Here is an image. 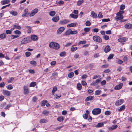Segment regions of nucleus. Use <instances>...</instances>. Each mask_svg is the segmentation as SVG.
I'll use <instances>...</instances> for the list:
<instances>
[{"instance_id":"nucleus-1","label":"nucleus","mask_w":132,"mask_h":132,"mask_svg":"<svg viewBox=\"0 0 132 132\" xmlns=\"http://www.w3.org/2000/svg\"><path fill=\"white\" fill-rule=\"evenodd\" d=\"M124 13L125 11L123 10L120 11L119 12L117 13V16L114 17V19L116 21L122 20L123 17L122 14Z\"/></svg>"},{"instance_id":"nucleus-2","label":"nucleus","mask_w":132,"mask_h":132,"mask_svg":"<svg viewBox=\"0 0 132 132\" xmlns=\"http://www.w3.org/2000/svg\"><path fill=\"white\" fill-rule=\"evenodd\" d=\"M50 47L52 48L57 50L60 48L59 44L57 43L52 42H50L49 44Z\"/></svg>"},{"instance_id":"nucleus-3","label":"nucleus","mask_w":132,"mask_h":132,"mask_svg":"<svg viewBox=\"0 0 132 132\" xmlns=\"http://www.w3.org/2000/svg\"><path fill=\"white\" fill-rule=\"evenodd\" d=\"M31 41L30 37H27L25 38H23L21 41V44H23L29 43Z\"/></svg>"},{"instance_id":"nucleus-4","label":"nucleus","mask_w":132,"mask_h":132,"mask_svg":"<svg viewBox=\"0 0 132 132\" xmlns=\"http://www.w3.org/2000/svg\"><path fill=\"white\" fill-rule=\"evenodd\" d=\"M93 39L95 42L98 43H101L102 42V39L101 38L98 36H93Z\"/></svg>"},{"instance_id":"nucleus-5","label":"nucleus","mask_w":132,"mask_h":132,"mask_svg":"<svg viewBox=\"0 0 132 132\" xmlns=\"http://www.w3.org/2000/svg\"><path fill=\"white\" fill-rule=\"evenodd\" d=\"M92 112L94 115H97L101 113V110L99 108H95L93 110Z\"/></svg>"},{"instance_id":"nucleus-6","label":"nucleus","mask_w":132,"mask_h":132,"mask_svg":"<svg viewBox=\"0 0 132 132\" xmlns=\"http://www.w3.org/2000/svg\"><path fill=\"white\" fill-rule=\"evenodd\" d=\"M128 38L126 37H123L120 38L118 40V42L122 43L123 45L124 44V42L127 41L128 40Z\"/></svg>"},{"instance_id":"nucleus-7","label":"nucleus","mask_w":132,"mask_h":132,"mask_svg":"<svg viewBox=\"0 0 132 132\" xmlns=\"http://www.w3.org/2000/svg\"><path fill=\"white\" fill-rule=\"evenodd\" d=\"M24 13L22 15V17L23 18L27 17L30 14L28 10L27 9H26L24 10Z\"/></svg>"},{"instance_id":"nucleus-8","label":"nucleus","mask_w":132,"mask_h":132,"mask_svg":"<svg viewBox=\"0 0 132 132\" xmlns=\"http://www.w3.org/2000/svg\"><path fill=\"white\" fill-rule=\"evenodd\" d=\"M70 22V20L68 19H64L61 21L59 22V24L61 25L65 24Z\"/></svg>"},{"instance_id":"nucleus-9","label":"nucleus","mask_w":132,"mask_h":132,"mask_svg":"<svg viewBox=\"0 0 132 132\" xmlns=\"http://www.w3.org/2000/svg\"><path fill=\"white\" fill-rule=\"evenodd\" d=\"M38 11V9L37 8H36L33 10L31 13L29 14L30 17L32 16L37 13Z\"/></svg>"},{"instance_id":"nucleus-10","label":"nucleus","mask_w":132,"mask_h":132,"mask_svg":"<svg viewBox=\"0 0 132 132\" xmlns=\"http://www.w3.org/2000/svg\"><path fill=\"white\" fill-rule=\"evenodd\" d=\"M24 89V93L25 94H28L29 92V89L28 87L26 86H23Z\"/></svg>"},{"instance_id":"nucleus-11","label":"nucleus","mask_w":132,"mask_h":132,"mask_svg":"<svg viewBox=\"0 0 132 132\" xmlns=\"http://www.w3.org/2000/svg\"><path fill=\"white\" fill-rule=\"evenodd\" d=\"M65 28L64 27H61L59 28L57 31V34H61L64 30Z\"/></svg>"},{"instance_id":"nucleus-12","label":"nucleus","mask_w":132,"mask_h":132,"mask_svg":"<svg viewBox=\"0 0 132 132\" xmlns=\"http://www.w3.org/2000/svg\"><path fill=\"white\" fill-rule=\"evenodd\" d=\"M124 102L123 99H120L116 102L115 103V105L116 106H118L121 105Z\"/></svg>"},{"instance_id":"nucleus-13","label":"nucleus","mask_w":132,"mask_h":132,"mask_svg":"<svg viewBox=\"0 0 132 132\" xmlns=\"http://www.w3.org/2000/svg\"><path fill=\"white\" fill-rule=\"evenodd\" d=\"M123 84L122 83L120 84L116 85L114 87V89L115 90H118L121 89L122 87Z\"/></svg>"},{"instance_id":"nucleus-14","label":"nucleus","mask_w":132,"mask_h":132,"mask_svg":"<svg viewBox=\"0 0 132 132\" xmlns=\"http://www.w3.org/2000/svg\"><path fill=\"white\" fill-rule=\"evenodd\" d=\"M111 47L109 45H107L105 48L104 52L105 53H107L110 51Z\"/></svg>"},{"instance_id":"nucleus-15","label":"nucleus","mask_w":132,"mask_h":132,"mask_svg":"<svg viewBox=\"0 0 132 132\" xmlns=\"http://www.w3.org/2000/svg\"><path fill=\"white\" fill-rule=\"evenodd\" d=\"M125 28L127 29H132V24L129 23H127L125 25Z\"/></svg>"},{"instance_id":"nucleus-16","label":"nucleus","mask_w":132,"mask_h":132,"mask_svg":"<svg viewBox=\"0 0 132 132\" xmlns=\"http://www.w3.org/2000/svg\"><path fill=\"white\" fill-rule=\"evenodd\" d=\"M30 39L33 41H36L38 40V37L35 35H32Z\"/></svg>"},{"instance_id":"nucleus-17","label":"nucleus","mask_w":132,"mask_h":132,"mask_svg":"<svg viewBox=\"0 0 132 132\" xmlns=\"http://www.w3.org/2000/svg\"><path fill=\"white\" fill-rule=\"evenodd\" d=\"M59 19V16L56 15L55 16L53 17L52 20L54 22H57Z\"/></svg>"},{"instance_id":"nucleus-18","label":"nucleus","mask_w":132,"mask_h":132,"mask_svg":"<svg viewBox=\"0 0 132 132\" xmlns=\"http://www.w3.org/2000/svg\"><path fill=\"white\" fill-rule=\"evenodd\" d=\"M3 93L4 95H6L7 96H10L11 95L10 92L7 90H4Z\"/></svg>"},{"instance_id":"nucleus-19","label":"nucleus","mask_w":132,"mask_h":132,"mask_svg":"<svg viewBox=\"0 0 132 132\" xmlns=\"http://www.w3.org/2000/svg\"><path fill=\"white\" fill-rule=\"evenodd\" d=\"M94 99V96H90L87 97L85 99V101H91Z\"/></svg>"},{"instance_id":"nucleus-20","label":"nucleus","mask_w":132,"mask_h":132,"mask_svg":"<svg viewBox=\"0 0 132 132\" xmlns=\"http://www.w3.org/2000/svg\"><path fill=\"white\" fill-rule=\"evenodd\" d=\"M77 24V23L76 22L71 23L68 24L67 26V27L69 28L73 27L75 26H76V25Z\"/></svg>"},{"instance_id":"nucleus-21","label":"nucleus","mask_w":132,"mask_h":132,"mask_svg":"<svg viewBox=\"0 0 132 132\" xmlns=\"http://www.w3.org/2000/svg\"><path fill=\"white\" fill-rule=\"evenodd\" d=\"M117 127V125H112L111 127H109L108 129L109 130L112 131L116 129Z\"/></svg>"},{"instance_id":"nucleus-22","label":"nucleus","mask_w":132,"mask_h":132,"mask_svg":"<svg viewBox=\"0 0 132 132\" xmlns=\"http://www.w3.org/2000/svg\"><path fill=\"white\" fill-rule=\"evenodd\" d=\"M10 2L9 0H3L1 1V4L2 5L8 4Z\"/></svg>"},{"instance_id":"nucleus-23","label":"nucleus","mask_w":132,"mask_h":132,"mask_svg":"<svg viewBox=\"0 0 132 132\" xmlns=\"http://www.w3.org/2000/svg\"><path fill=\"white\" fill-rule=\"evenodd\" d=\"M91 14L93 18H96L97 17V15L94 11H92L91 12Z\"/></svg>"},{"instance_id":"nucleus-24","label":"nucleus","mask_w":132,"mask_h":132,"mask_svg":"<svg viewBox=\"0 0 132 132\" xmlns=\"http://www.w3.org/2000/svg\"><path fill=\"white\" fill-rule=\"evenodd\" d=\"M10 13L14 16H16L18 15V12L16 11H11L10 12Z\"/></svg>"},{"instance_id":"nucleus-25","label":"nucleus","mask_w":132,"mask_h":132,"mask_svg":"<svg viewBox=\"0 0 132 132\" xmlns=\"http://www.w3.org/2000/svg\"><path fill=\"white\" fill-rule=\"evenodd\" d=\"M47 122V120L45 119H40L39 121V122L40 123H46Z\"/></svg>"},{"instance_id":"nucleus-26","label":"nucleus","mask_w":132,"mask_h":132,"mask_svg":"<svg viewBox=\"0 0 132 132\" xmlns=\"http://www.w3.org/2000/svg\"><path fill=\"white\" fill-rule=\"evenodd\" d=\"M70 16L72 18L74 19H77L78 17V15L74 14L72 13L70 14Z\"/></svg>"},{"instance_id":"nucleus-27","label":"nucleus","mask_w":132,"mask_h":132,"mask_svg":"<svg viewBox=\"0 0 132 132\" xmlns=\"http://www.w3.org/2000/svg\"><path fill=\"white\" fill-rule=\"evenodd\" d=\"M15 29H17L19 30H20L21 29V27L18 24H15L13 25Z\"/></svg>"},{"instance_id":"nucleus-28","label":"nucleus","mask_w":132,"mask_h":132,"mask_svg":"<svg viewBox=\"0 0 132 132\" xmlns=\"http://www.w3.org/2000/svg\"><path fill=\"white\" fill-rule=\"evenodd\" d=\"M104 124L103 123H99L96 125L95 127L96 128H99L103 126Z\"/></svg>"},{"instance_id":"nucleus-29","label":"nucleus","mask_w":132,"mask_h":132,"mask_svg":"<svg viewBox=\"0 0 132 132\" xmlns=\"http://www.w3.org/2000/svg\"><path fill=\"white\" fill-rule=\"evenodd\" d=\"M6 37V35L5 33H3L0 35V38L3 39L5 38Z\"/></svg>"},{"instance_id":"nucleus-30","label":"nucleus","mask_w":132,"mask_h":132,"mask_svg":"<svg viewBox=\"0 0 132 132\" xmlns=\"http://www.w3.org/2000/svg\"><path fill=\"white\" fill-rule=\"evenodd\" d=\"M64 118L63 116H60L58 117L57 118V120L58 121L61 122L64 119Z\"/></svg>"},{"instance_id":"nucleus-31","label":"nucleus","mask_w":132,"mask_h":132,"mask_svg":"<svg viewBox=\"0 0 132 132\" xmlns=\"http://www.w3.org/2000/svg\"><path fill=\"white\" fill-rule=\"evenodd\" d=\"M125 106L124 105H122L120 107V108L118 109V111L119 112H121L123 110L125 109Z\"/></svg>"},{"instance_id":"nucleus-32","label":"nucleus","mask_w":132,"mask_h":132,"mask_svg":"<svg viewBox=\"0 0 132 132\" xmlns=\"http://www.w3.org/2000/svg\"><path fill=\"white\" fill-rule=\"evenodd\" d=\"M57 90V87L56 86H55L53 87L52 90V94L53 95L55 93V92Z\"/></svg>"},{"instance_id":"nucleus-33","label":"nucleus","mask_w":132,"mask_h":132,"mask_svg":"<svg viewBox=\"0 0 132 132\" xmlns=\"http://www.w3.org/2000/svg\"><path fill=\"white\" fill-rule=\"evenodd\" d=\"M56 14L55 12L54 11H52L49 12V15L52 16H54Z\"/></svg>"},{"instance_id":"nucleus-34","label":"nucleus","mask_w":132,"mask_h":132,"mask_svg":"<svg viewBox=\"0 0 132 132\" xmlns=\"http://www.w3.org/2000/svg\"><path fill=\"white\" fill-rule=\"evenodd\" d=\"M84 2V0H80L78 1L77 2V5L79 6L81 5V4L83 3Z\"/></svg>"},{"instance_id":"nucleus-35","label":"nucleus","mask_w":132,"mask_h":132,"mask_svg":"<svg viewBox=\"0 0 132 132\" xmlns=\"http://www.w3.org/2000/svg\"><path fill=\"white\" fill-rule=\"evenodd\" d=\"M71 29H69L67 30L65 32L64 35H68L71 34L70 31Z\"/></svg>"},{"instance_id":"nucleus-36","label":"nucleus","mask_w":132,"mask_h":132,"mask_svg":"<svg viewBox=\"0 0 132 132\" xmlns=\"http://www.w3.org/2000/svg\"><path fill=\"white\" fill-rule=\"evenodd\" d=\"M74 75V73L73 72H71L68 75V77L69 78H71Z\"/></svg>"},{"instance_id":"nucleus-37","label":"nucleus","mask_w":132,"mask_h":132,"mask_svg":"<svg viewBox=\"0 0 132 132\" xmlns=\"http://www.w3.org/2000/svg\"><path fill=\"white\" fill-rule=\"evenodd\" d=\"M77 89L78 90H80L81 89L82 86L81 84L80 83L77 84Z\"/></svg>"},{"instance_id":"nucleus-38","label":"nucleus","mask_w":132,"mask_h":132,"mask_svg":"<svg viewBox=\"0 0 132 132\" xmlns=\"http://www.w3.org/2000/svg\"><path fill=\"white\" fill-rule=\"evenodd\" d=\"M47 102V101L46 100H44L42 102L41 105L42 106H44Z\"/></svg>"},{"instance_id":"nucleus-39","label":"nucleus","mask_w":132,"mask_h":132,"mask_svg":"<svg viewBox=\"0 0 132 132\" xmlns=\"http://www.w3.org/2000/svg\"><path fill=\"white\" fill-rule=\"evenodd\" d=\"M101 92L100 90H96L95 92V94L96 95H100Z\"/></svg>"},{"instance_id":"nucleus-40","label":"nucleus","mask_w":132,"mask_h":132,"mask_svg":"<svg viewBox=\"0 0 132 132\" xmlns=\"http://www.w3.org/2000/svg\"><path fill=\"white\" fill-rule=\"evenodd\" d=\"M36 85V83L35 82H32L30 83V87H35Z\"/></svg>"},{"instance_id":"nucleus-41","label":"nucleus","mask_w":132,"mask_h":132,"mask_svg":"<svg viewBox=\"0 0 132 132\" xmlns=\"http://www.w3.org/2000/svg\"><path fill=\"white\" fill-rule=\"evenodd\" d=\"M66 53L65 51H63L61 52L60 54V55L61 57H63L66 55Z\"/></svg>"},{"instance_id":"nucleus-42","label":"nucleus","mask_w":132,"mask_h":132,"mask_svg":"<svg viewBox=\"0 0 132 132\" xmlns=\"http://www.w3.org/2000/svg\"><path fill=\"white\" fill-rule=\"evenodd\" d=\"M90 28L89 27H86L84 28V30L85 32H87L90 30Z\"/></svg>"},{"instance_id":"nucleus-43","label":"nucleus","mask_w":132,"mask_h":132,"mask_svg":"<svg viewBox=\"0 0 132 132\" xmlns=\"http://www.w3.org/2000/svg\"><path fill=\"white\" fill-rule=\"evenodd\" d=\"M71 34L74 35L76 34L77 33V30H75L73 31H72L71 29L70 31Z\"/></svg>"},{"instance_id":"nucleus-44","label":"nucleus","mask_w":132,"mask_h":132,"mask_svg":"<svg viewBox=\"0 0 132 132\" xmlns=\"http://www.w3.org/2000/svg\"><path fill=\"white\" fill-rule=\"evenodd\" d=\"M26 28H28V30L27 31V32L29 34L31 33V27L30 26H26Z\"/></svg>"},{"instance_id":"nucleus-45","label":"nucleus","mask_w":132,"mask_h":132,"mask_svg":"<svg viewBox=\"0 0 132 132\" xmlns=\"http://www.w3.org/2000/svg\"><path fill=\"white\" fill-rule=\"evenodd\" d=\"M19 36L18 35H12L11 36V39H13L17 38Z\"/></svg>"},{"instance_id":"nucleus-46","label":"nucleus","mask_w":132,"mask_h":132,"mask_svg":"<svg viewBox=\"0 0 132 132\" xmlns=\"http://www.w3.org/2000/svg\"><path fill=\"white\" fill-rule=\"evenodd\" d=\"M78 49V47H74L71 48V51L72 52H73L77 50Z\"/></svg>"},{"instance_id":"nucleus-47","label":"nucleus","mask_w":132,"mask_h":132,"mask_svg":"<svg viewBox=\"0 0 132 132\" xmlns=\"http://www.w3.org/2000/svg\"><path fill=\"white\" fill-rule=\"evenodd\" d=\"M11 103L8 104L5 108V109H9V108L11 106Z\"/></svg>"},{"instance_id":"nucleus-48","label":"nucleus","mask_w":132,"mask_h":132,"mask_svg":"<svg viewBox=\"0 0 132 132\" xmlns=\"http://www.w3.org/2000/svg\"><path fill=\"white\" fill-rule=\"evenodd\" d=\"M113 56L114 55L113 54H110L108 58V59L109 60L112 59L113 57Z\"/></svg>"},{"instance_id":"nucleus-49","label":"nucleus","mask_w":132,"mask_h":132,"mask_svg":"<svg viewBox=\"0 0 132 132\" xmlns=\"http://www.w3.org/2000/svg\"><path fill=\"white\" fill-rule=\"evenodd\" d=\"M30 64L32 65H36L37 63L34 60H32L30 61Z\"/></svg>"},{"instance_id":"nucleus-50","label":"nucleus","mask_w":132,"mask_h":132,"mask_svg":"<svg viewBox=\"0 0 132 132\" xmlns=\"http://www.w3.org/2000/svg\"><path fill=\"white\" fill-rule=\"evenodd\" d=\"M105 114L106 116H109L111 114V112L110 111H107L105 112Z\"/></svg>"},{"instance_id":"nucleus-51","label":"nucleus","mask_w":132,"mask_h":132,"mask_svg":"<svg viewBox=\"0 0 132 132\" xmlns=\"http://www.w3.org/2000/svg\"><path fill=\"white\" fill-rule=\"evenodd\" d=\"M110 21V19H104L102 20V22H108Z\"/></svg>"},{"instance_id":"nucleus-52","label":"nucleus","mask_w":132,"mask_h":132,"mask_svg":"<svg viewBox=\"0 0 132 132\" xmlns=\"http://www.w3.org/2000/svg\"><path fill=\"white\" fill-rule=\"evenodd\" d=\"M103 38L106 40H108L109 39V37L108 36L106 35L103 36Z\"/></svg>"},{"instance_id":"nucleus-53","label":"nucleus","mask_w":132,"mask_h":132,"mask_svg":"<svg viewBox=\"0 0 132 132\" xmlns=\"http://www.w3.org/2000/svg\"><path fill=\"white\" fill-rule=\"evenodd\" d=\"M7 89L9 90H11L13 89V87L12 85H9L7 87Z\"/></svg>"},{"instance_id":"nucleus-54","label":"nucleus","mask_w":132,"mask_h":132,"mask_svg":"<svg viewBox=\"0 0 132 132\" xmlns=\"http://www.w3.org/2000/svg\"><path fill=\"white\" fill-rule=\"evenodd\" d=\"M31 53L30 52H27L25 53V55L27 57H29L31 55Z\"/></svg>"},{"instance_id":"nucleus-55","label":"nucleus","mask_w":132,"mask_h":132,"mask_svg":"<svg viewBox=\"0 0 132 132\" xmlns=\"http://www.w3.org/2000/svg\"><path fill=\"white\" fill-rule=\"evenodd\" d=\"M14 33L15 34L20 35L21 34V32L18 30H16L14 31Z\"/></svg>"},{"instance_id":"nucleus-56","label":"nucleus","mask_w":132,"mask_h":132,"mask_svg":"<svg viewBox=\"0 0 132 132\" xmlns=\"http://www.w3.org/2000/svg\"><path fill=\"white\" fill-rule=\"evenodd\" d=\"M83 117L84 119H86L88 118V116L87 114L85 113L84 115H83Z\"/></svg>"},{"instance_id":"nucleus-57","label":"nucleus","mask_w":132,"mask_h":132,"mask_svg":"<svg viewBox=\"0 0 132 132\" xmlns=\"http://www.w3.org/2000/svg\"><path fill=\"white\" fill-rule=\"evenodd\" d=\"M85 24L87 26H89L91 25V23L90 21H87L86 22Z\"/></svg>"},{"instance_id":"nucleus-58","label":"nucleus","mask_w":132,"mask_h":132,"mask_svg":"<svg viewBox=\"0 0 132 132\" xmlns=\"http://www.w3.org/2000/svg\"><path fill=\"white\" fill-rule=\"evenodd\" d=\"M5 32L7 34H10L12 33V31L11 30H6Z\"/></svg>"},{"instance_id":"nucleus-59","label":"nucleus","mask_w":132,"mask_h":132,"mask_svg":"<svg viewBox=\"0 0 132 132\" xmlns=\"http://www.w3.org/2000/svg\"><path fill=\"white\" fill-rule=\"evenodd\" d=\"M103 16L102 15V12H100L98 14V17L99 18H102L103 17Z\"/></svg>"},{"instance_id":"nucleus-60","label":"nucleus","mask_w":132,"mask_h":132,"mask_svg":"<svg viewBox=\"0 0 132 132\" xmlns=\"http://www.w3.org/2000/svg\"><path fill=\"white\" fill-rule=\"evenodd\" d=\"M86 43V42L85 40L82 41H80L78 43V45H79L81 44H84Z\"/></svg>"},{"instance_id":"nucleus-61","label":"nucleus","mask_w":132,"mask_h":132,"mask_svg":"<svg viewBox=\"0 0 132 132\" xmlns=\"http://www.w3.org/2000/svg\"><path fill=\"white\" fill-rule=\"evenodd\" d=\"M125 5L123 4H122L120 6V9L121 10H123L125 9Z\"/></svg>"},{"instance_id":"nucleus-62","label":"nucleus","mask_w":132,"mask_h":132,"mask_svg":"<svg viewBox=\"0 0 132 132\" xmlns=\"http://www.w3.org/2000/svg\"><path fill=\"white\" fill-rule=\"evenodd\" d=\"M6 103H3V104H1L0 105V107L1 109H3L4 107L6 105Z\"/></svg>"},{"instance_id":"nucleus-63","label":"nucleus","mask_w":132,"mask_h":132,"mask_svg":"<svg viewBox=\"0 0 132 132\" xmlns=\"http://www.w3.org/2000/svg\"><path fill=\"white\" fill-rule=\"evenodd\" d=\"M87 77V76L86 75L84 74L81 77V78L82 79H86Z\"/></svg>"},{"instance_id":"nucleus-64","label":"nucleus","mask_w":132,"mask_h":132,"mask_svg":"<svg viewBox=\"0 0 132 132\" xmlns=\"http://www.w3.org/2000/svg\"><path fill=\"white\" fill-rule=\"evenodd\" d=\"M42 113L43 114L45 115L49 113L48 111H47L45 110L44 111L42 112Z\"/></svg>"}]
</instances>
